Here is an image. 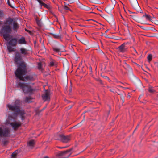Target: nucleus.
<instances>
[{
  "instance_id": "obj_29",
  "label": "nucleus",
  "mask_w": 158,
  "mask_h": 158,
  "mask_svg": "<svg viewBox=\"0 0 158 158\" xmlns=\"http://www.w3.org/2000/svg\"><path fill=\"white\" fill-rule=\"evenodd\" d=\"M7 48L9 52H10L14 51V48L11 47V46L10 45H7Z\"/></svg>"
},
{
  "instance_id": "obj_14",
  "label": "nucleus",
  "mask_w": 158,
  "mask_h": 158,
  "mask_svg": "<svg viewBox=\"0 0 158 158\" xmlns=\"http://www.w3.org/2000/svg\"><path fill=\"white\" fill-rule=\"evenodd\" d=\"M78 5L80 8L83 10L89 11L91 9V8L88 7L81 3L78 4Z\"/></svg>"
},
{
  "instance_id": "obj_62",
  "label": "nucleus",
  "mask_w": 158,
  "mask_h": 158,
  "mask_svg": "<svg viewBox=\"0 0 158 158\" xmlns=\"http://www.w3.org/2000/svg\"><path fill=\"white\" fill-rule=\"evenodd\" d=\"M43 158H49V157H48V156H46L44 157Z\"/></svg>"
},
{
  "instance_id": "obj_16",
  "label": "nucleus",
  "mask_w": 158,
  "mask_h": 158,
  "mask_svg": "<svg viewBox=\"0 0 158 158\" xmlns=\"http://www.w3.org/2000/svg\"><path fill=\"white\" fill-rule=\"evenodd\" d=\"M106 20L110 24H114V19L112 14H111L110 17H106Z\"/></svg>"
},
{
  "instance_id": "obj_58",
  "label": "nucleus",
  "mask_w": 158,
  "mask_h": 158,
  "mask_svg": "<svg viewBox=\"0 0 158 158\" xmlns=\"http://www.w3.org/2000/svg\"><path fill=\"white\" fill-rule=\"evenodd\" d=\"M88 111H85L84 112H83V113H82V114H85L86 112H87Z\"/></svg>"
},
{
  "instance_id": "obj_26",
  "label": "nucleus",
  "mask_w": 158,
  "mask_h": 158,
  "mask_svg": "<svg viewBox=\"0 0 158 158\" xmlns=\"http://www.w3.org/2000/svg\"><path fill=\"white\" fill-rule=\"evenodd\" d=\"M115 92L117 93L120 96V97L123 95H126L125 94L123 91L121 92L119 89H118L117 91H115Z\"/></svg>"
},
{
  "instance_id": "obj_35",
  "label": "nucleus",
  "mask_w": 158,
  "mask_h": 158,
  "mask_svg": "<svg viewBox=\"0 0 158 158\" xmlns=\"http://www.w3.org/2000/svg\"><path fill=\"white\" fill-rule=\"evenodd\" d=\"M148 90L150 93H153L155 92V90L153 89V87L151 86L149 87Z\"/></svg>"
},
{
  "instance_id": "obj_10",
  "label": "nucleus",
  "mask_w": 158,
  "mask_h": 158,
  "mask_svg": "<svg viewBox=\"0 0 158 158\" xmlns=\"http://www.w3.org/2000/svg\"><path fill=\"white\" fill-rule=\"evenodd\" d=\"M126 69L128 70L129 74L131 76V77H134L139 80L134 75L131 68L129 65L127 64H126Z\"/></svg>"
},
{
  "instance_id": "obj_8",
  "label": "nucleus",
  "mask_w": 158,
  "mask_h": 158,
  "mask_svg": "<svg viewBox=\"0 0 158 158\" xmlns=\"http://www.w3.org/2000/svg\"><path fill=\"white\" fill-rule=\"evenodd\" d=\"M72 149H71L65 151H59L57 152L56 155L57 156H65L67 155V157H65V158L68 157L71 154L70 152L72 150Z\"/></svg>"
},
{
  "instance_id": "obj_43",
  "label": "nucleus",
  "mask_w": 158,
  "mask_h": 158,
  "mask_svg": "<svg viewBox=\"0 0 158 158\" xmlns=\"http://www.w3.org/2000/svg\"><path fill=\"white\" fill-rule=\"evenodd\" d=\"M64 8L65 10H70L69 8L66 6H64Z\"/></svg>"
},
{
  "instance_id": "obj_41",
  "label": "nucleus",
  "mask_w": 158,
  "mask_h": 158,
  "mask_svg": "<svg viewBox=\"0 0 158 158\" xmlns=\"http://www.w3.org/2000/svg\"><path fill=\"white\" fill-rule=\"evenodd\" d=\"M12 21H13V20L11 19L10 20H7L6 21V23H8L9 25H10L11 24V23H12Z\"/></svg>"
},
{
  "instance_id": "obj_34",
  "label": "nucleus",
  "mask_w": 158,
  "mask_h": 158,
  "mask_svg": "<svg viewBox=\"0 0 158 158\" xmlns=\"http://www.w3.org/2000/svg\"><path fill=\"white\" fill-rule=\"evenodd\" d=\"M31 98L30 97H26L25 100V101L26 102L30 103L31 102Z\"/></svg>"
},
{
  "instance_id": "obj_60",
  "label": "nucleus",
  "mask_w": 158,
  "mask_h": 158,
  "mask_svg": "<svg viewBox=\"0 0 158 158\" xmlns=\"http://www.w3.org/2000/svg\"><path fill=\"white\" fill-rule=\"evenodd\" d=\"M134 50L135 52L136 53H137V54L138 53L137 52L136 50V49H135V48H134Z\"/></svg>"
},
{
  "instance_id": "obj_50",
  "label": "nucleus",
  "mask_w": 158,
  "mask_h": 158,
  "mask_svg": "<svg viewBox=\"0 0 158 158\" xmlns=\"http://www.w3.org/2000/svg\"><path fill=\"white\" fill-rule=\"evenodd\" d=\"M71 91H72V89H71V88H70L69 90V94H70Z\"/></svg>"
},
{
  "instance_id": "obj_12",
  "label": "nucleus",
  "mask_w": 158,
  "mask_h": 158,
  "mask_svg": "<svg viewBox=\"0 0 158 158\" xmlns=\"http://www.w3.org/2000/svg\"><path fill=\"white\" fill-rule=\"evenodd\" d=\"M42 97L44 101L49 100H50V92L48 90H46Z\"/></svg>"
},
{
  "instance_id": "obj_48",
  "label": "nucleus",
  "mask_w": 158,
  "mask_h": 158,
  "mask_svg": "<svg viewBox=\"0 0 158 158\" xmlns=\"http://www.w3.org/2000/svg\"><path fill=\"white\" fill-rule=\"evenodd\" d=\"M109 90L110 91H111V92H113L114 93H115V91H114V89H109Z\"/></svg>"
},
{
  "instance_id": "obj_51",
  "label": "nucleus",
  "mask_w": 158,
  "mask_h": 158,
  "mask_svg": "<svg viewBox=\"0 0 158 158\" xmlns=\"http://www.w3.org/2000/svg\"><path fill=\"white\" fill-rule=\"evenodd\" d=\"M67 147L65 146V147H59V148H66Z\"/></svg>"
},
{
  "instance_id": "obj_21",
  "label": "nucleus",
  "mask_w": 158,
  "mask_h": 158,
  "mask_svg": "<svg viewBox=\"0 0 158 158\" xmlns=\"http://www.w3.org/2000/svg\"><path fill=\"white\" fill-rule=\"evenodd\" d=\"M63 67L65 69H68L69 68V64L68 61L65 59L63 62Z\"/></svg>"
},
{
  "instance_id": "obj_24",
  "label": "nucleus",
  "mask_w": 158,
  "mask_h": 158,
  "mask_svg": "<svg viewBox=\"0 0 158 158\" xmlns=\"http://www.w3.org/2000/svg\"><path fill=\"white\" fill-rule=\"evenodd\" d=\"M143 17H145L147 20L152 21V19H151V18H152V17H151L150 15H148L146 14H145L142 16V18Z\"/></svg>"
},
{
  "instance_id": "obj_53",
  "label": "nucleus",
  "mask_w": 158,
  "mask_h": 158,
  "mask_svg": "<svg viewBox=\"0 0 158 158\" xmlns=\"http://www.w3.org/2000/svg\"><path fill=\"white\" fill-rule=\"evenodd\" d=\"M141 23H143V24H145V22L143 21H141Z\"/></svg>"
},
{
  "instance_id": "obj_27",
  "label": "nucleus",
  "mask_w": 158,
  "mask_h": 158,
  "mask_svg": "<svg viewBox=\"0 0 158 158\" xmlns=\"http://www.w3.org/2000/svg\"><path fill=\"white\" fill-rule=\"evenodd\" d=\"M81 42L84 44L87 45L89 44V41L87 40H86L85 39H81Z\"/></svg>"
},
{
  "instance_id": "obj_33",
  "label": "nucleus",
  "mask_w": 158,
  "mask_h": 158,
  "mask_svg": "<svg viewBox=\"0 0 158 158\" xmlns=\"http://www.w3.org/2000/svg\"><path fill=\"white\" fill-rule=\"evenodd\" d=\"M14 1L13 0H7V3L8 5L12 8H13L11 3H13Z\"/></svg>"
},
{
  "instance_id": "obj_3",
  "label": "nucleus",
  "mask_w": 158,
  "mask_h": 158,
  "mask_svg": "<svg viewBox=\"0 0 158 158\" xmlns=\"http://www.w3.org/2000/svg\"><path fill=\"white\" fill-rule=\"evenodd\" d=\"M12 31L11 27L10 25H6L2 26L0 30V34L6 40L8 41L10 39V34Z\"/></svg>"
},
{
  "instance_id": "obj_38",
  "label": "nucleus",
  "mask_w": 158,
  "mask_h": 158,
  "mask_svg": "<svg viewBox=\"0 0 158 158\" xmlns=\"http://www.w3.org/2000/svg\"><path fill=\"white\" fill-rule=\"evenodd\" d=\"M152 18L154 19V21L155 24L156 25H158V20L156 19V18L154 17H152Z\"/></svg>"
},
{
  "instance_id": "obj_4",
  "label": "nucleus",
  "mask_w": 158,
  "mask_h": 158,
  "mask_svg": "<svg viewBox=\"0 0 158 158\" xmlns=\"http://www.w3.org/2000/svg\"><path fill=\"white\" fill-rule=\"evenodd\" d=\"M16 85L17 87L20 88L25 94H31L34 90L31 86L27 83L19 82Z\"/></svg>"
},
{
  "instance_id": "obj_49",
  "label": "nucleus",
  "mask_w": 158,
  "mask_h": 158,
  "mask_svg": "<svg viewBox=\"0 0 158 158\" xmlns=\"http://www.w3.org/2000/svg\"><path fill=\"white\" fill-rule=\"evenodd\" d=\"M85 120V115H84L83 116V119L82 120V121H81V122H84Z\"/></svg>"
},
{
  "instance_id": "obj_52",
  "label": "nucleus",
  "mask_w": 158,
  "mask_h": 158,
  "mask_svg": "<svg viewBox=\"0 0 158 158\" xmlns=\"http://www.w3.org/2000/svg\"><path fill=\"white\" fill-rule=\"evenodd\" d=\"M130 98V93H129L128 94V95H127V98Z\"/></svg>"
},
{
  "instance_id": "obj_22",
  "label": "nucleus",
  "mask_w": 158,
  "mask_h": 158,
  "mask_svg": "<svg viewBox=\"0 0 158 158\" xmlns=\"http://www.w3.org/2000/svg\"><path fill=\"white\" fill-rule=\"evenodd\" d=\"M19 25L17 22L14 21L13 23V29L14 31H16L19 28Z\"/></svg>"
},
{
  "instance_id": "obj_9",
  "label": "nucleus",
  "mask_w": 158,
  "mask_h": 158,
  "mask_svg": "<svg viewBox=\"0 0 158 158\" xmlns=\"http://www.w3.org/2000/svg\"><path fill=\"white\" fill-rule=\"evenodd\" d=\"M58 139L60 140L64 143H67L69 141L70 139L68 136H65L63 134H61L59 135Z\"/></svg>"
},
{
  "instance_id": "obj_64",
  "label": "nucleus",
  "mask_w": 158,
  "mask_h": 158,
  "mask_svg": "<svg viewBox=\"0 0 158 158\" xmlns=\"http://www.w3.org/2000/svg\"><path fill=\"white\" fill-rule=\"evenodd\" d=\"M42 6L40 5V9H42Z\"/></svg>"
},
{
  "instance_id": "obj_37",
  "label": "nucleus",
  "mask_w": 158,
  "mask_h": 158,
  "mask_svg": "<svg viewBox=\"0 0 158 158\" xmlns=\"http://www.w3.org/2000/svg\"><path fill=\"white\" fill-rule=\"evenodd\" d=\"M147 59L148 61H151L152 59V55L151 54L149 55L148 56Z\"/></svg>"
},
{
  "instance_id": "obj_13",
  "label": "nucleus",
  "mask_w": 158,
  "mask_h": 158,
  "mask_svg": "<svg viewBox=\"0 0 158 158\" xmlns=\"http://www.w3.org/2000/svg\"><path fill=\"white\" fill-rule=\"evenodd\" d=\"M22 59V56L20 53L16 52L15 54L14 61L15 62H18L20 61Z\"/></svg>"
},
{
  "instance_id": "obj_31",
  "label": "nucleus",
  "mask_w": 158,
  "mask_h": 158,
  "mask_svg": "<svg viewBox=\"0 0 158 158\" xmlns=\"http://www.w3.org/2000/svg\"><path fill=\"white\" fill-rule=\"evenodd\" d=\"M17 154V152L15 151L11 154V158H16Z\"/></svg>"
},
{
  "instance_id": "obj_20",
  "label": "nucleus",
  "mask_w": 158,
  "mask_h": 158,
  "mask_svg": "<svg viewBox=\"0 0 158 158\" xmlns=\"http://www.w3.org/2000/svg\"><path fill=\"white\" fill-rule=\"evenodd\" d=\"M50 34L55 39H60L62 38V35L60 34H55L51 33Z\"/></svg>"
},
{
  "instance_id": "obj_11",
  "label": "nucleus",
  "mask_w": 158,
  "mask_h": 158,
  "mask_svg": "<svg viewBox=\"0 0 158 158\" xmlns=\"http://www.w3.org/2000/svg\"><path fill=\"white\" fill-rule=\"evenodd\" d=\"M117 49L119 52L123 53L125 52L127 48L126 47V44L123 43L121 45L117 48Z\"/></svg>"
},
{
  "instance_id": "obj_59",
  "label": "nucleus",
  "mask_w": 158,
  "mask_h": 158,
  "mask_svg": "<svg viewBox=\"0 0 158 158\" xmlns=\"http://www.w3.org/2000/svg\"><path fill=\"white\" fill-rule=\"evenodd\" d=\"M41 64H39V68L40 69L41 68Z\"/></svg>"
},
{
  "instance_id": "obj_2",
  "label": "nucleus",
  "mask_w": 158,
  "mask_h": 158,
  "mask_svg": "<svg viewBox=\"0 0 158 158\" xmlns=\"http://www.w3.org/2000/svg\"><path fill=\"white\" fill-rule=\"evenodd\" d=\"M27 72L26 64L24 63H22L19 65L15 71V75L20 80L30 83L34 80L33 75L31 73L25 74Z\"/></svg>"
},
{
  "instance_id": "obj_47",
  "label": "nucleus",
  "mask_w": 158,
  "mask_h": 158,
  "mask_svg": "<svg viewBox=\"0 0 158 158\" xmlns=\"http://www.w3.org/2000/svg\"><path fill=\"white\" fill-rule=\"evenodd\" d=\"M103 15V17L104 18V19H105L106 20V17H108V16L106 15Z\"/></svg>"
},
{
  "instance_id": "obj_15",
  "label": "nucleus",
  "mask_w": 158,
  "mask_h": 158,
  "mask_svg": "<svg viewBox=\"0 0 158 158\" xmlns=\"http://www.w3.org/2000/svg\"><path fill=\"white\" fill-rule=\"evenodd\" d=\"M114 6L113 5L110 4L106 7L105 8V10L108 13L110 14L112 10L113 9Z\"/></svg>"
},
{
  "instance_id": "obj_56",
  "label": "nucleus",
  "mask_w": 158,
  "mask_h": 158,
  "mask_svg": "<svg viewBox=\"0 0 158 158\" xmlns=\"http://www.w3.org/2000/svg\"><path fill=\"white\" fill-rule=\"evenodd\" d=\"M89 69L91 71V72H92V68L91 66H90L89 67Z\"/></svg>"
},
{
  "instance_id": "obj_6",
  "label": "nucleus",
  "mask_w": 158,
  "mask_h": 158,
  "mask_svg": "<svg viewBox=\"0 0 158 158\" xmlns=\"http://www.w3.org/2000/svg\"><path fill=\"white\" fill-rule=\"evenodd\" d=\"M10 136V131L9 128L0 127V137H9Z\"/></svg>"
},
{
  "instance_id": "obj_36",
  "label": "nucleus",
  "mask_w": 158,
  "mask_h": 158,
  "mask_svg": "<svg viewBox=\"0 0 158 158\" xmlns=\"http://www.w3.org/2000/svg\"><path fill=\"white\" fill-rule=\"evenodd\" d=\"M4 13L3 10H0V18L3 17Z\"/></svg>"
},
{
  "instance_id": "obj_39",
  "label": "nucleus",
  "mask_w": 158,
  "mask_h": 158,
  "mask_svg": "<svg viewBox=\"0 0 158 158\" xmlns=\"http://www.w3.org/2000/svg\"><path fill=\"white\" fill-rule=\"evenodd\" d=\"M112 3V4H111L112 5H113L115 6L116 3V1L115 0H111Z\"/></svg>"
},
{
  "instance_id": "obj_55",
  "label": "nucleus",
  "mask_w": 158,
  "mask_h": 158,
  "mask_svg": "<svg viewBox=\"0 0 158 158\" xmlns=\"http://www.w3.org/2000/svg\"><path fill=\"white\" fill-rule=\"evenodd\" d=\"M106 78H107L109 81H110V80L109 79V78H108V77H107V76H106L105 77Z\"/></svg>"
},
{
  "instance_id": "obj_5",
  "label": "nucleus",
  "mask_w": 158,
  "mask_h": 158,
  "mask_svg": "<svg viewBox=\"0 0 158 158\" xmlns=\"http://www.w3.org/2000/svg\"><path fill=\"white\" fill-rule=\"evenodd\" d=\"M52 48L53 51L56 52H63L65 50L64 46L57 41L53 42L52 44Z\"/></svg>"
},
{
  "instance_id": "obj_25",
  "label": "nucleus",
  "mask_w": 158,
  "mask_h": 158,
  "mask_svg": "<svg viewBox=\"0 0 158 158\" xmlns=\"http://www.w3.org/2000/svg\"><path fill=\"white\" fill-rule=\"evenodd\" d=\"M8 142V139L6 138H4L2 139V143L4 145H6Z\"/></svg>"
},
{
  "instance_id": "obj_18",
  "label": "nucleus",
  "mask_w": 158,
  "mask_h": 158,
  "mask_svg": "<svg viewBox=\"0 0 158 158\" xmlns=\"http://www.w3.org/2000/svg\"><path fill=\"white\" fill-rule=\"evenodd\" d=\"M17 42L19 44H26L27 41L25 40V38L22 36L18 40Z\"/></svg>"
},
{
  "instance_id": "obj_19",
  "label": "nucleus",
  "mask_w": 158,
  "mask_h": 158,
  "mask_svg": "<svg viewBox=\"0 0 158 158\" xmlns=\"http://www.w3.org/2000/svg\"><path fill=\"white\" fill-rule=\"evenodd\" d=\"M20 51L21 55L22 54L23 55H26L28 54V50L27 49L23 48H21L19 49Z\"/></svg>"
},
{
  "instance_id": "obj_30",
  "label": "nucleus",
  "mask_w": 158,
  "mask_h": 158,
  "mask_svg": "<svg viewBox=\"0 0 158 158\" xmlns=\"http://www.w3.org/2000/svg\"><path fill=\"white\" fill-rule=\"evenodd\" d=\"M42 6H43L45 8L48 10H50L51 8V7L49 5H47L44 3H43V4H42Z\"/></svg>"
},
{
  "instance_id": "obj_7",
  "label": "nucleus",
  "mask_w": 158,
  "mask_h": 158,
  "mask_svg": "<svg viewBox=\"0 0 158 158\" xmlns=\"http://www.w3.org/2000/svg\"><path fill=\"white\" fill-rule=\"evenodd\" d=\"M131 5L133 8L139 11L140 8L139 5L137 0H129Z\"/></svg>"
},
{
  "instance_id": "obj_61",
  "label": "nucleus",
  "mask_w": 158,
  "mask_h": 158,
  "mask_svg": "<svg viewBox=\"0 0 158 158\" xmlns=\"http://www.w3.org/2000/svg\"><path fill=\"white\" fill-rule=\"evenodd\" d=\"M25 30L27 31V32H31L30 31H29V30H27L26 29H25Z\"/></svg>"
},
{
  "instance_id": "obj_57",
  "label": "nucleus",
  "mask_w": 158,
  "mask_h": 158,
  "mask_svg": "<svg viewBox=\"0 0 158 158\" xmlns=\"http://www.w3.org/2000/svg\"><path fill=\"white\" fill-rule=\"evenodd\" d=\"M43 2V3H46V1L45 0H41Z\"/></svg>"
},
{
  "instance_id": "obj_17",
  "label": "nucleus",
  "mask_w": 158,
  "mask_h": 158,
  "mask_svg": "<svg viewBox=\"0 0 158 158\" xmlns=\"http://www.w3.org/2000/svg\"><path fill=\"white\" fill-rule=\"evenodd\" d=\"M17 40L15 38H13L8 42V44L12 46H15L17 44Z\"/></svg>"
},
{
  "instance_id": "obj_42",
  "label": "nucleus",
  "mask_w": 158,
  "mask_h": 158,
  "mask_svg": "<svg viewBox=\"0 0 158 158\" xmlns=\"http://www.w3.org/2000/svg\"><path fill=\"white\" fill-rule=\"evenodd\" d=\"M42 6V4H43V2L41 0H36Z\"/></svg>"
},
{
  "instance_id": "obj_32",
  "label": "nucleus",
  "mask_w": 158,
  "mask_h": 158,
  "mask_svg": "<svg viewBox=\"0 0 158 158\" xmlns=\"http://www.w3.org/2000/svg\"><path fill=\"white\" fill-rule=\"evenodd\" d=\"M82 122H81L80 123H78V124H77L76 125H75V126H73V128H75L76 129V128H78V127H81L82 126Z\"/></svg>"
},
{
  "instance_id": "obj_44",
  "label": "nucleus",
  "mask_w": 158,
  "mask_h": 158,
  "mask_svg": "<svg viewBox=\"0 0 158 158\" xmlns=\"http://www.w3.org/2000/svg\"><path fill=\"white\" fill-rule=\"evenodd\" d=\"M123 23L126 27H128V24L127 22L124 21L123 22Z\"/></svg>"
},
{
  "instance_id": "obj_63",
  "label": "nucleus",
  "mask_w": 158,
  "mask_h": 158,
  "mask_svg": "<svg viewBox=\"0 0 158 158\" xmlns=\"http://www.w3.org/2000/svg\"><path fill=\"white\" fill-rule=\"evenodd\" d=\"M97 10H98V11H100V12H102V11L101 10H99V9H97Z\"/></svg>"
},
{
  "instance_id": "obj_54",
  "label": "nucleus",
  "mask_w": 158,
  "mask_h": 158,
  "mask_svg": "<svg viewBox=\"0 0 158 158\" xmlns=\"http://www.w3.org/2000/svg\"><path fill=\"white\" fill-rule=\"evenodd\" d=\"M155 65L158 67V62L155 63Z\"/></svg>"
},
{
  "instance_id": "obj_45",
  "label": "nucleus",
  "mask_w": 158,
  "mask_h": 158,
  "mask_svg": "<svg viewBox=\"0 0 158 158\" xmlns=\"http://www.w3.org/2000/svg\"><path fill=\"white\" fill-rule=\"evenodd\" d=\"M95 79L96 81L99 82L100 83L102 84V81L99 78H95Z\"/></svg>"
},
{
  "instance_id": "obj_23",
  "label": "nucleus",
  "mask_w": 158,
  "mask_h": 158,
  "mask_svg": "<svg viewBox=\"0 0 158 158\" xmlns=\"http://www.w3.org/2000/svg\"><path fill=\"white\" fill-rule=\"evenodd\" d=\"M35 143V142L34 140H31L27 144V145L32 148L34 146Z\"/></svg>"
},
{
  "instance_id": "obj_1",
  "label": "nucleus",
  "mask_w": 158,
  "mask_h": 158,
  "mask_svg": "<svg viewBox=\"0 0 158 158\" xmlns=\"http://www.w3.org/2000/svg\"><path fill=\"white\" fill-rule=\"evenodd\" d=\"M21 103L20 100H17L15 101L14 105L8 104L7 106L9 110L14 112L15 114L14 115H9L6 123L10 124L14 130H17L21 126L20 122L15 121L17 115L19 114L22 120L24 118V115L25 113L24 110L20 108Z\"/></svg>"
},
{
  "instance_id": "obj_40",
  "label": "nucleus",
  "mask_w": 158,
  "mask_h": 158,
  "mask_svg": "<svg viewBox=\"0 0 158 158\" xmlns=\"http://www.w3.org/2000/svg\"><path fill=\"white\" fill-rule=\"evenodd\" d=\"M126 95H123V96H122L121 97H120L123 103L124 102V101H125L124 97Z\"/></svg>"
},
{
  "instance_id": "obj_28",
  "label": "nucleus",
  "mask_w": 158,
  "mask_h": 158,
  "mask_svg": "<svg viewBox=\"0 0 158 158\" xmlns=\"http://www.w3.org/2000/svg\"><path fill=\"white\" fill-rule=\"evenodd\" d=\"M41 19L40 20L36 19V22L37 24L39 27H40L42 26L43 25V23L41 21Z\"/></svg>"
},
{
  "instance_id": "obj_46",
  "label": "nucleus",
  "mask_w": 158,
  "mask_h": 158,
  "mask_svg": "<svg viewBox=\"0 0 158 158\" xmlns=\"http://www.w3.org/2000/svg\"><path fill=\"white\" fill-rule=\"evenodd\" d=\"M50 65L51 66H52L54 65V63L53 61H51L50 63Z\"/></svg>"
}]
</instances>
